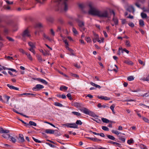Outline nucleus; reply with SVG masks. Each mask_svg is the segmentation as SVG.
Returning a JSON list of instances; mask_svg holds the SVG:
<instances>
[{"mask_svg":"<svg viewBox=\"0 0 149 149\" xmlns=\"http://www.w3.org/2000/svg\"><path fill=\"white\" fill-rule=\"evenodd\" d=\"M89 8V13L93 15H95L100 18H109V13L107 10H100L94 7L91 3L88 4Z\"/></svg>","mask_w":149,"mask_h":149,"instance_id":"1","label":"nucleus"},{"mask_svg":"<svg viewBox=\"0 0 149 149\" xmlns=\"http://www.w3.org/2000/svg\"><path fill=\"white\" fill-rule=\"evenodd\" d=\"M73 106L76 108L79 109V110L84 113L88 115L89 116L93 117H97L98 116L96 115L93 112L91 111L90 110L85 107L81 108L82 106L81 103L76 102L73 103L72 104Z\"/></svg>","mask_w":149,"mask_h":149,"instance_id":"2","label":"nucleus"},{"mask_svg":"<svg viewBox=\"0 0 149 149\" xmlns=\"http://www.w3.org/2000/svg\"><path fill=\"white\" fill-rule=\"evenodd\" d=\"M55 5L56 11L62 13L65 10V0H57L55 2Z\"/></svg>","mask_w":149,"mask_h":149,"instance_id":"3","label":"nucleus"},{"mask_svg":"<svg viewBox=\"0 0 149 149\" xmlns=\"http://www.w3.org/2000/svg\"><path fill=\"white\" fill-rule=\"evenodd\" d=\"M21 36L22 40L25 41L28 38L31 37V35L29 31L27 29H26L23 31L21 34Z\"/></svg>","mask_w":149,"mask_h":149,"instance_id":"4","label":"nucleus"},{"mask_svg":"<svg viewBox=\"0 0 149 149\" xmlns=\"http://www.w3.org/2000/svg\"><path fill=\"white\" fill-rule=\"evenodd\" d=\"M68 44L67 42V40H66V49L68 50L70 52V53L68 54L70 55L74 56L75 54L74 53H73V50L71 49L68 46Z\"/></svg>","mask_w":149,"mask_h":149,"instance_id":"5","label":"nucleus"},{"mask_svg":"<svg viewBox=\"0 0 149 149\" xmlns=\"http://www.w3.org/2000/svg\"><path fill=\"white\" fill-rule=\"evenodd\" d=\"M44 88V86L43 85L40 84H37L35 87L33 88V91H38Z\"/></svg>","mask_w":149,"mask_h":149,"instance_id":"6","label":"nucleus"},{"mask_svg":"<svg viewBox=\"0 0 149 149\" xmlns=\"http://www.w3.org/2000/svg\"><path fill=\"white\" fill-rule=\"evenodd\" d=\"M126 10L127 11L130 13H132L133 14L135 12L134 8L132 5L128 6Z\"/></svg>","mask_w":149,"mask_h":149,"instance_id":"7","label":"nucleus"},{"mask_svg":"<svg viewBox=\"0 0 149 149\" xmlns=\"http://www.w3.org/2000/svg\"><path fill=\"white\" fill-rule=\"evenodd\" d=\"M18 140L20 142H23L24 141V139L23 135L22 134H19V137L18 138Z\"/></svg>","mask_w":149,"mask_h":149,"instance_id":"8","label":"nucleus"},{"mask_svg":"<svg viewBox=\"0 0 149 149\" xmlns=\"http://www.w3.org/2000/svg\"><path fill=\"white\" fill-rule=\"evenodd\" d=\"M10 131L8 130H4L2 127L0 128V133H9Z\"/></svg>","mask_w":149,"mask_h":149,"instance_id":"9","label":"nucleus"},{"mask_svg":"<svg viewBox=\"0 0 149 149\" xmlns=\"http://www.w3.org/2000/svg\"><path fill=\"white\" fill-rule=\"evenodd\" d=\"M45 132L47 134H53L54 133V131L51 129H46L45 130Z\"/></svg>","mask_w":149,"mask_h":149,"instance_id":"10","label":"nucleus"},{"mask_svg":"<svg viewBox=\"0 0 149 149\" xmlns=\"http://www.w3.org/2000/svg\"><path fill=\"white\" fill-rule=\"evenodd\" d=\"M38 80L46 85H47L48 83L45 80L41 78H38Z\"/></svg>","mask_w":149,"mask_h":149,"instance_id":"11","label":"nucleus"},{"mask_svg":"<svg viewBox=\"0 0 149 149\" xmlns=\"http://www.w3.org/2000/svg\"><path fill=\"white\" fill-rule=\"evenodd\" d=\"M107 142L108 143H111L113 145H116L117 146L119 147H120V143L117 142H113L111 141H108Z\"/></svg>","mask_w":149,"mask_h":149,"instance_id":"12","label":"nucleus"},{"mask_svg":"<svg viewBox=\"0 0 149 149\" xmlns=\"http://www.w3.org/2000/svg\"><path fill=\"white\" fill-rule=\"evenodd\" d=\"M8 133H4L2 135V136L5 138H6L7 139H9V137L10 135L7 134Z\"/></svg>","mask_w":149,"mask_h":149,"instance_id":"13","label":"nucleus"},{"mask_svg":"<svg viewBox=\"0 0 149 149\" xmlns=\"http://www.w3.org/2000/svg\"><path fill=\"white\" fill-rule=\"evenodd\" d=\"M78 25L79 27H82V26H84V22L81 21L79 20L78 22Z\"/></svg>","mask_w":149,"mask_h":149,"instance_id":"14","label":"nucleus"},{"mask_svg":"<svg viewBox=\"0 0 149 149\" xmlns=\"http://www.w3.org/2000/svg\"><path fill=\"white\" fill-rule=\"evenodd\" d=\"M90 84L92 86L95 87L96 88H101V87L100 86L96 84L93 82H90Z\"/></svg>","mask_w":149,"mask_h":149,"instance_id":"15","label":"nucleus"},{"mask_svg":"<svg viewBox=\"0 0 149 149\" xmlns=\"http://www.w3.org/2000/svg\"><path fill=\"white\" fill-rule=\"evenodd\" d=\"M70 125L71 126H69L70 128H78V125L76 124V123H70Z\"/></svg>","mask_w":149,"mask_h":149,"instance_id":"16","label":"nucleus"},{"mask_svg":"<svg viewBox=\"0 0 149 149\" xmlns=\"http://www.w3.org/2000/svg\"><path fill=\"white\" fill-rule=\"evenodd\" d=\"M33 125L34 126H36L37 125V124L36 123L32 121H30L29 122V123H28L27 124V125H26L27 126V125Z\"/></svg>","mask_w":149,"mask_h":149,"instance_id":"17","label":"nucleus"},{"mask_svg":"<svg viewBox=\"0 0 149 149\" xmlns=\"http://www.w3.org/2000/svg\"><path fill=\"white\" fill-rule=\"evenodd\" d=\"M26 95V96L30 95V96H29V97L35 96V95H36L34 94H21L19 95V96H22V95Z\"/></svg>","mask_w":149,"mask_h":149,"instance_id":"18","label":"nucleus"},{"mask_svg":"<svg viewBox=\"0 0 149 149\" xmlns=\"http://www.w3.org/2000/svg\"><path fill=\"white\" fill-rule=\"evenodd\" d=\"M113 21L114 22L115 25H118V20L117 18L113 17Z\"/></svg>","mask_w":149,"mask_h":149,"instance_id":"19","label":"nucleus"},{"mask_svg":"<svg viewBox=\"0 0 149 149\" xmlns=\"http://www.w3.org/2000/svg\"><path fill=\"white\" fill-rule=\"evenodd\" d=\"M43 36L44 38L48 40L49 41H51L52 40V38H50L49 37L47 36L44 33Z\"/></svg>","mask_w":149,"mask_h":149,"instance_id":"20","label":"nucleus"},{"mask_svg":"<svg viewBox=\"0 0 149 149\" xmlns=\"http://www.w3.org/2000/svg\"><path fill=\"white\" fill-rule=\"evenodd\" d=\"M102 120L103 122L106 123H108L111 122L109 120L104 118H102Z\"/></svg>","mask_w":149,"mask_h":149,"instance_id":"21","label":"nucleus"},{"mask_svg":"<svg viewBox=\"0 0 149 149\" xmlns=\"http://www.w3.org/2000/svg\"><path fill=\"white\" fill-rule=\"evenodd\" d=\"M9 139H11L10 141L13 143H15L16 141V139L15 138L11 136H10Z\"/></svg>","mask_w":149,"mask_h":149,"instance_id":"22","label":"nucleus"},{"mask_svg":"<svg viewBox=\"0 0 149 149\" xmlns=\"http://www.w3.org/2000/svg\"><path fill=\"white\" fill-rule=\"evenodd\" d=\"M130 92H139L141 91V89L138 88L134 90H130Z\"/></svg>","mask_w":149,"mask_h":149,"instance_id":"23","label":"nucleus"},{"mask_svg":"<svg viewBox=\"0 0 149 149\" xmlns=\"http://www.w3.org/2000/svg\"><path fill=\"white\" fill-rule=\"evenodd\" d=\"M72 31L74 35H76L78 34V32L75 28L73 27Z\"/></svg>","mask_w":149,"mask_h":149,"instance_id":"24","label":"nucleus"},{"mask_svg":"<svg viewBox=\"0 0 149 149\" xmlns=\"http://www.w3.org/2000/svg\"><path fill=\"white\" fill-rule=\"evenodd\" d=\"M78 6L79 8L81 9H83L85 7V5L83 3H80Z\"/></svg>","mask_w":149,"mask_h":149,"instance_id":"25","label":"nucleus"},{"mask_svg":"<svg viewBox=\"0 0 149 149\" xmlns=\"http://www.w3.org/2000/svg\"><path fill=\"white\" fill-rule=\"evenodd\" d=\"M40 51L43 54L44 56H46L48 54V52L46 51H44L43 50L41 49L40 50Z\"/></svg>","mask_w":149,"mask_h":149,"instance_id":"26","label":"nucleus"},{"mask_svg":"<svg viewBox=\"0 0 149 149\" xmlns=\"http://www.w3.org/2000/svg\"><path fill=\"white\" fill-rule=\"evenodd\" d=\"M139 24L140 26H143L144 25V21L142 19L139 20Z\"/></svg>","mask_w":149,"mask_h":149,"instance_id":"27","label":"nucleus"},{"mask_svg":"<svg viewBox=\"0 0 149 149\" xmlns=\"http://www.w3.org/2000/svg\"><path fill=\"white\" fill-rule=\"evenodd\" d=\"M127 80L129 81H131L134 80V78L133 76H130L127 77Z\"/></svg>","mask_w":149,"mask_h":149,"instance_id":"28","label":"nucleus"},{"mask_svg":"<svg viewBox=\"0 0 149 149\" xmlns=\"http://www.w3.org/2000/svg\"><path fill=\"white\" fill-rule=\"evenodd\" d=\"M28 44L31 47V48H35V45L33 44V43L31 42H28Z\"/></svg>","mask_w":149,"mask_h":149,"instance_id":"29","label":"nucleus"},{"mask_svg":"<svg viewBox=\"0 0 149 149\" xmlns=\"http://www.w3.org/2000/svg\"><path fill=\"white\" fill-rule=\"evenodd\" d=\"M72 113L77 116H80L81 115L80 113L75 111H72Z\"/></svg>","mask_w":149,"mask_h":149,"instance_id":"30","label":"nucleus"},{"mask_svg":"<svg viewBox=\"0 0 149 149\" xmlns=\"http://www.w3.org/2000/svg\"><path fill=\"white\" fill-rule=\"evenodd\" d=\"M107 137L109 139L113 140H114L115 139V138L113 136L111 135H107Z\"/></svg>","mask_w":149,"mask_h":149,"instance_id":"31","label":"nucleus"},{"mask_svg":"<svg viewBox=\"0 0 149 149\" xmlns=\"http://www.w3.org/2000/svg\"><path fill=\"white\" fill-rule=\"evenodd\" d=\"M142 119L145 122L149 123V120L144 117H142Z\"/></svg>","mask_w":149,"mask_h":149,"instance_id":"32","label":"nucleus"},{"mask_svg":"<svg viewBox=\"0 0 149 149\" xmlns=\"http://www.w3.org/2000/svg\"><path fill=\"white\" fill-rule=\"evenodd\" d=\"M141 16L142 18H145L147 17V14L146 13H141Z\"/></svg>","mask_w":149,"mask_h":149,"instance_id":"33","label":"nucleus"},{"mask_svg":"<svg viewBox=\"0 0 149 149\" xmlns=\"http://www.w3.org/2000/svg\"><path fill=\"white\" fill-rule=\"evenodd\" d=\"M118 138L119 139L122 141L124 143L125 141V139L123 137L121 136H118Z\"/></svg>","mask_w":149,"mask_h":149,"instance_id":"34","label":"nucleus"},{"mask_svg":"<svg viewBox=\"0 0 149 149\" xmlns=\"http://www.w3.org/2000/svg\"><path fill=\"white\" fill-rule=\"evenodd\" d=\"M25 54L27 56L28 58L30 60L32 61V58L30 54H28V53H25Z\"/></svg>","mask_w":149,"mask_h":149,"instance_id":"35","label":"nucleus"},{"mask_svg":"<svg viewBox=\"0 0 149 149\" xmlns=\"http://www.w3.org/2000/svg\"><path fill=\"white\" fill-rule=\"evenodd\" d=\"M82 122L81 121V120H77L76 122V124L77 125H81L82 124Z\"/></svg>","mask_w":149,"mask_h":149,"instance_id":"36","label":"nucleus"},{"mask_svg":"<svg viewBox=\"0 0 149 149\" xmlns=\"http://www.w3.org/2000/svg\"><path fill=\"white\" fill-rule=\"evenodd\" d=\"M47 19L48 21L50 22H52L53 21V18L51 17H49L47 18Z\"/></svg>","mask_w":149,"mask_h":149,"instance_id":"37","label":"nucleus"},{"mask_svg":"<svg viewBox=\"0 0 149 149\" xmlns=\"http://www.w3.org/2000/svg\"><path fill=\"white\" fill-rule=\"evenodd\" d=\"M102 128V129L104 131H108L109 130V129L106 126H103Z\"/></svg>","mask_w":149,"mask_h":149,"instance_id":"38","label":"nucleus"},{"mask_svg":"<svg viewBox=\"0 0 149 149\" xmlns=\"http://www.w3.org/2000/svg\"><path fill=\"white\" fill-rule=\"evenodd\" d=\"M60 36L61 38V40L64 42V43L65 44V38L64 36H63L62 34H60Z\"/></svg>","mask_w":149,"mask_h":149,"instance_id":"39","label":"nucleus"},{"mask_svg":"<svg viewBox=\"0 0 149 149\" xmlns=\"http://www.w3.org/2000/svg\"><path fill=\"white\" fill-rule=\"evenodd\" d=\"M121 50H122V53H123V51H124L125 52L127 53L128 54L129 53V51L126 49L124 48V49H123V48L122 47H121Z\"/></svg>","mask_w":149,"mask_h":149,"instance_id":"40","label":"nucleus"},{"mask_svg":"<svg viewBox=\"0 0 149 149\" xmlns=\"http://www.w3.org/2000/svg\"><path fill=\"white\" fill-rule=\"evenodd\" d=\"M62 30H63V29H62V28L60 26H58V29L57 30V31L61 32Z\"/></svg>","mask_w":149,"mask_h":149,"instance_id":"41","label":"nucleus"},{"mask_svg":"<svg viewBox=\"0 0 149 149\" xmlns=\"http://www.w3.org/2000/svg\"><path fill=\"white\" fill-rule=\"evenodd\" d=\"M54 105L55 106L59 107H62V105L61 104L58 102H55L54 103Z\"/></svg>","mask_w":149,"mask_h":149,"instance_id":"42","label":"nucleus"},{"mask_svg":"<svg viewBox=\"0 0 149 149\" xmlns=\"http://www.w3.org/2000/svg\"><path fill=\"white\" fill-rule=\"evenodd\" d=\"M92 139L93 141L95 142L101 141H102L101 139L96 138H94L93 139Z\"/></svg>","mask_w":149,"mask_h":149,"instance_id":"43","label":"nucleus"},{"mask_svg":"<svg viewBox=\"0 0 149 149\" xmlns=\"http://www.w3.org/2000/svg\"><path fill=\"white\" fill-rule=\"evenodd\" d=\"M5 99L6 100V102H8V100L10 98V97L8 96L5 95L4 96Z\"/></svg>","mask_w":149,"mask_h":149,"instance_id":"44","label":"nucleus"},{"mask_svg":"<svg viewBox=\"0 0 149 149\" xmlns=\"http://www.w3.org/2000/svg\"><path fill=\"white\" fill-rule=\"evenodd\" d=\"M125 43L127 47H130V42L128 40H126L125 42Z\"/></svg>","mask_w":149,"mask_h":149,"instance_id":"45","label":"nucleus"},{"mask_svg":"<svg viewBox=\"0 0 149 149\" xmlns=\"http://www.w3.org/2000/svg\"><path fill=\"white\" fill-rule=\"evenodd\" d=\"M32 139L34 140V141L36 143H41V141H40L39 140H38V139H35V138H34L33 137H32Z\"/></svg>","mask_w":149,"mask_h":149,"instance_id":"46","label":"nucleus"},{"mask_svg":"<svg viewBox=\"0 0 149 149\" xmlns=\"http://www.w3.org/2000/svg\"><path fill=\"white\" fill-rule=\"evenodd\" d=\"M111 132L117 135H118L120 134L119 132L117 130H112Z\"/></svg>","mask_w":149,"mask_h":149,"instance_id":"47","label":"nucleus"},{"mask_svg":"<svg viewBox=\"0 0 149 149\" xmlns=\"http://www.w3.org/2000/svg\"><path fill=\"white\" fill-rule=\"evenodd\" d=\"M125 63L129 65H132L133 64V62L131 61H125Z\"/></svg>","mask_w":149,"mask_h":149,"instance_id":"48","label":"nucleus"},{"mask_svg":"<svg viewBox=\"0 0 149 149\" xmlns=\"http://www.w3.org/2000/svg\"><path fill=\"white\" fill-rule=\"evenodd\" d=\"M57 96L59 97H62L63 99L65 98V95H62V96L60 94H57Z\"/></svg>","mask_w":149,"mask_h":149,"instance_id":"49","label":"nucleus"},{"mask_svg":"<svg viewBox=\"0 0 149 149\" xmlns=\"http://www.w3.org/2000/svg\"><path fill=\"white\" fill-rule=\"evenodd\" d=\"M127 143L128 144H130L134 143V141L132 139H130L127 141Z\"/></svg>","mask_w":149,"mask_h":149,"instance_id":"50","label":"nucleus"},{"mask_svg":"<svg viewBox=\"0 0 149 149\" xmlns=\"http://www.w3.org/2000/svg\"><path fill=\"white\" fill-rule=\"evenodd\" d=\"M6 38L9 40V41L11 42H14V40L13 39L10 37L7 36L6 37Z\"/></svg>","mask_w":149,"mask_h":149,"instance_id":"51","label":"nucleus"},{"mask_svg":"<svg viewBox=\"0 0 149 149\" xmlns=\"http://www.w3.org/2000/svg\"><path fill=\"white\" fill-rule=\"evenodd\" d=\"M37 57L38 59L39 60L40 62H41L42 61V59L41 56L40 55H38L37 56Z\"/></svg>","mask_w":149,"mask_h":149,"instance_id":"52","label":"nucleus"},{"mask_svg":"<svg viewBox=\"0 0 149 149\" xmlns=\"http://www.w3.org/2000/svg\"><path fill=\"white\" fill-rule=\"evenodd\" d=\"M140 147L142 149H147V147L143 144L140 145Z\"/></svg>","mask_w":149,"mask_h":149,"instance_id":"53","label":"nucleus"},{"mask_svg":"<svg viewBox=\"0 0 149 149\" xmlns=\"http://www.w3.org/2000/svg\"><path fill=\"white\" fill-rule=\"evenodd\" d=\"M134 111H135L136 113V114L138 115V116L139 117H141V114L139 113V111H138L136 110H135Z\"/></svg>","mask_w":149,"mask_h":149,"instance_id":"54","label":"nucleus"},{"mask_svg":"<svg viewBox=\"0 0 149 149\" xmlns=\"http://www.w3.org/2000/svg\"><path fill=\"white\" fill-rule=\"evenodd\" d=\"M94 38L96 39L97 40L99 39V36L98 35L95 33H94Z\"/></svg>","mask_w":149,"mask_h":149,"instance_id":"55","label":"nucleus"},{"mask_svg":"<svg viewBox=\"0 0 149 149\" xmlns=\"http://www.w3.org/2000/svg\"><path fill=\"white\" fill-rule=\"evenodd\" d=\"M67 96L68 97L69 99L71 100L72 99L71 95L70 94H67Z\"/></svg>","mask_w":149,"mask_h":149,"instance_id":"56","label":"nucleus"},{"mask_svg":"<svg viewBox=\"0 0 149 149\" xmlns=\"http://www.w3.org/2000/svg\"><path fill=\"white\" fill-rule=\"evenodd\" d=\"M128 25L132 27H133L134 26V24L132 22H129L128 23Z\"/></svg>","mask_w":149,"mask_h":149,"instance_id":"57","label":"nucleus"},{"mask_svg":"<svg viewBox=\"0 0 149 149\" xmlns=\"http://www.w3.org/2000/svg\"><path fill=\"white\" fill-rule=\"evenodd\" d=\"M46 144L49 145V146H50L52 148H54L56 147V146L51 143H46Z\"/></svg>","mask_w":149,"mask_h":149,"instance_id":"58","label":"nucleus"},{"mask_svg":"<svg viewBox=\"0 0 149 149\" xmlns=\"http://www.w3.org/2000/svg\"><path fill=\"white\" fill-rule=\"evenodd\" d=\"M7 70L11 71L12 72H17V71L15 69L12 68H7Z\"/></svg>","mask_w":149,"mask_h":149,"instance_id":"59","label":"nucleus"},{"mask_svg":"<svg viewBox=\"0 0 149 149\" xmlns=\"http://www.w3.org/2000/svg\"><path fill=\"white\" fill-rule=\"evenodd\" d=\"M19 51L20 52H21L22 54H25V53H26L23 49L21 48L19 49Z\"/></svg>","mask_w":149,"mask_h":149,"instance_id":"60","label":"nucleus"},{"mask_svg":"<svg viewBox=\"0 0 149 149\" xmlns=\"http://www.w3.org/2000/svg\"><path fill=\"white\" fill-rule=\"evenodd\" d=\"M30 48L29 49V50L32 52V53H33L34 54H35V51L33 49V48Z\"/></svg>","mask_w":149,"mask_h":149,"instance_id":"61","label":"nucleus"},{"mask_svg":"<svg viewBox=\"0 0 149 149\" xmlns=\"http://www.w3.org/2000/svg\"><path fill=\"white\" fill-rule=\"evenodd\" d=\"M60 89L61 91H64L65 90V86H61L60 87Z\"/></svg>","mask_w":149,"mask_h":149,"instance_id":"62","label":"nucleus"},{"mask_svg":"<svg viewBox=\"0 0 149 149\" xmlns=\"http://www.w3.org/2000/svg\"><path fill=\"white\" fill-rule=\"evenodd\" d=\"M80 27V30L81 31L83 32V31H85V28H84V26H82V27Z\"/></svg>","mask_w":149,"mask_h":149,"instance_id":"63","label":"nucleus"},{"mask_svg":"<svg viewBox=\"0 0 149 149\" xmlns=\"http://www.w3.org/2000/svg\"><path fill=\"white\" fill-rule=\"evenodd\" d=\"M143 80L146 81H149V75H148L147 77L146 78H144L143 79Z\"/></svg>","mask_w":149,"mask_h":149,"instance_id":"64","label":"nucleus"}]
</instances>
